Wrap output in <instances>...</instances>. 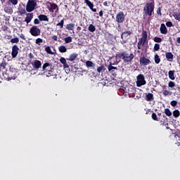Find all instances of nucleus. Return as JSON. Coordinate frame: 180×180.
<instances>
[{
	"label": "nucleus",
	"mask_w": 180,
	"mask_h": 180,
	"mask_svg": "<svg viewBox=\"0 0 180 180\" xmlns=\"http://www.w3.org/2000/svg\"><path fill=\"white\" fill-rule=\"evenodd\" d=\"M120 91L122 92V94H127V89L124 86H121L120 88Z\"/></svg>",
	"instance_id": "39"
},
{
	"label": "nucleus",
	"mask_w": 180,
	"mask_h": 180,
	"mask_svg": "<svg viewBox=\"0 0 180 180\" xmlns=\"http://www.w3.org/2000/svg\"><path fill=\"white\" fill-rule=\"evenodd\" d=\"M46 77H53V78H56V77H57V75H56V72H54V69L46 72Z\"/></svg>",
	"instance_id": "22"
},
{
	"label": "nucleus",
	"mask_w": 180,
	"mask_h": 180,
	"mask_svg": "<svg viewBox=\"0 0 180 180\" xmlns=\"http://www.w3.org/2000/svg\"><path fill=\"white\" fill-rule=\"evenodd\" d=\"M160 117H162V114L161 112L158 114Z\"/></svg>",
	"instance_id": "62"
},
{
	"label": "nucleus",
	"mask_w": 180,
	"mask_h": 180,
	"mask_svg": "<svg viewBox=\"0 0 180 180\" xmlns=\"http://www.w3.org/2000/svg\"><path fill=\"white\" fill-rule=\"evenodd\" d=\"M56 26H60V29L64 27V19L61 20L60 22H58Z\"/></svg>",
	"instance_id": "42"
},
{
	"label": "nucleus",
	"mask_w": 180,
	"mask_h": 180,
	"mask_svg": "<svg viewBox=\"0 0 180 180\" xmlns=\"http://www.w3.org/2000/svg\"><path fill=\"white\" fill-rule=\"evenodd\" d=\"M86 66L87 67V68H95V63H94L91 60H87L86 62Z\"/></svg>",
	"instance_id": "25"
},
{
	"label": "nucleus",
	"mask_w": 180,
	"mask_h": 180,
	"mask_svg": "<svg viewBox=\"0 0 180 180\" xmlns=\"http://www.w3.org/2000/svg\"><path fill=\"white\" fill-rule=\"evenodd\" d=\"M53 69H54V68H53V64H51V63H44V65L42 66L43 71H46L45 72L51 71Z\"/></svg>",
	"instance_id": "10"
},
{
	"label": "nucleus",
	"mask_w": 180,
	"mask_h": 180,
	"mask_svg": "<svg viewBox=\"0 0 180 180\" xmlns=\"http://www.w3.org/2000/svg\"><path fill=\"white\" fill-rule=\"evenodd\" d=\"M153 41H155V43H161V41H162V39L159 37H154Z\"/></svg>",
	"instance_id": "37"
},
{
	"label": "nucleus",
	"mask_w": 180,
	"mask_h": 180,
	"mask_svg": "<svg viewBox=\"0 0 180 180\" xmlns=\"http://www.w3.org/2000/svg\"><path fill=\"white\" fill-rule=\"evenodd\" d=\"M38 18L41 22H49V17L44 14H40L38 15Z\"/></svg>",
	"instance_id": "16"
},
{
	"label": "nucleus",
	"mask_w": 180,
	"mask_h": 180,
	"mask_svg": "<svg viewBox=\"0 0 180 180\" xmlns=\"http://www.w3.org/2000/svg\"><path fill=\"white\" fill-rule=\"evenodd\" d=\"M88 30L89 32H91V33H94V32H95V30H96V27H95L94 25L90 24L88 27Z\"/></svg>",
	"instance_id": "31"
},
{
	"label": "nucleus",
	"mask_w": 180,
	"mask_h": 180,
	"mask_svg": "<svg viewBox=\"0 0 180 180\" xmlns=\"http://www.w3.org/2000/svg\"><path fill=\"white\" fill-rule=\"evenodd\" d=\"M20 39H22V40H26V37H25V34H20Z\"/></svg>",
	"instance_id": "56"
},
{
	"label": "nucleus",
	"mask_w": 180,
	"mask_h": 180,
	"mask_svg": "<svg viewBox=\"0 0 180 180\" xmlns=\"http://www.w3.org/2000/svg\"><path fill=\"white\" fill-rule=\"evenodd\" d=\"M169 79L175 80V70H169L168 72Z\"/></svg>",
	"instance_id": "23"
},
{
	"label": "nucleus",
	"mask_w": 180,
	"mask_h": 180,
	"mask_svg": "<svg viewBox=\"0 0 180 180\" xmlns=\"http://www.w3.org/2000/svg\"><path fill=\"white\" fill-rule=\"evenodd\" d=\"M153 50L154 51H158L160 50V44H155Z\"/></svg>",
	"instance_id": "46"
},
{
	"label": "nucleus",
	"mask_w": 180,
	"mask_h": 180,
	"mask_svg": "<svg viewBox=\"0 0 180 180\" xmlns=\"http://www.w3.org/2000/svg\"><path fill=\"white\" fill-rule=\"evenodd\" d=\"M137 48H138V50H143V36H141V38H139Z\"/></svg>",
	"instance_id": "21"
},
{
	"label": "nucleus",
	"mask_w": 180,
	"mask_h": 180,
	"mask_svg": "<svg viewBox=\"0 0 180 180\" xmlns=\"http://www.w3.org/2000/svg\"><path fill=\"white\" fill-rule=\"evenodd\" d=\"M166 26H167V27H172V26H174V25L172 24V22H171V21H167V22H166Z\"/></svg>",
	"instance_id": "49"
},
{
	"label": "nucleus",
	"mask_w": 180,
	"mask_h": 180,
	"mask_svg": "<svg viewBox=\"0 0 180 180\" xmlns=\"http://www.w3.org/2000/svg\"><path fill=\"white\" fill-rule=\"evenodd\" d=\"M155 6V2L153 0L150 3H146L143 7V19H146L148 16L150 18L153 16V13H154V8Z\"/></svg>",
	"instance_id": "2"
},
{
	"label": "nucleus",
	"mask_w": 180,
	"mask_h": 180,
	"mask_svg": "<svg viewBox=\"0 0 180 180\" xmlns=\"http://www.w3.org/2000/svg\"><path fill=\"white\" fill-rule=\"evenodd\" d=\"M98 15L99 16H101V18H102L103 16V11H101L99 13H98Z\"/></svg>",
	"instance_id": "58"
},
{
	"label": "nucleus",
	"mask_w": 180,
	"mask_h": 180,
	"mask_svg": "<svg viewBox=\"0 0 180 180\" xmlns=\"http://www.w3.org/2000/svg\"><path fill=\"white\" fill-rule=\"evenodd\" d=\"M177 90L180 91V87L179 86L177 87Z\"/></svg>",
	"instance_id": "63"
},
{
	"label": "nucleus",
	"mask_w": 180,
	"mask_h": 180,
	"mask_svg": "<svg viewBox=\"0 0 180 180\" xmlns=\"http://www.w3.org/2000/svg\"><path fill=\"white\" fill-rule=\"evenodd\" d=\"M165 113L166 116H172V112H171V110H169V108L165 109Z\"/></svg>",
	"instance_id": "35"
},
{
	"label": "nucleus",
	"mask_w": 180,
	"mask_h": 180,
	"mask_svg": "<svg viewBox=\"0 0 180 180\" xmlns=\"http://www.w3.org/2000/svg\"><path fill=\"white\" fill-rule=\"evenodd\" d=\"M180 115V112H179V110H174L173 111V116L174 117H179Z\"/></svg>",
	"instance_id": "34"
},
{
	"label": "nucleus",
	"mask_w": 180,
	"mask_h": 180,
	"mask_svg": "<svg viewBox=\"0 0 180 180\" xmlns=\"http://www.w3.org/2000/svg\"><path fill=\"white\" fill-rule=\"evenodd\" d=\"M84 4H86V5L89 6V8L94 5V3L91 2V1L89 0H84Z\"/></svg>",
	"instance_id": "40"
},
{
	"label": "nucleus",
	"mask_w": 180,
	"mask_h": 180,
	"mask_svg": "<svg viewBox=\"0 0 180 180\" xmlns=\"http://www.w3.org/2000/svg\"><path fill=\"white\" fill-rule=\"evenodd\" d=\"M29 58H34V56L33 55V53H30V54H29Z\"/></svg>",
	"instance_id": "57"
},
{
	"label": "nucleus",
	"mask_w": 180,
	"mask_h": 180,
	"mask_svg": "<svg viewBox=\"0 0 180 180\" xmlns=\"http://www.w3.org/2000/svg\"><path fill=\"white\" fill-rule=\"evenodd\" d=\"M176 42L180 44V37H177Z\"/></svg>",
	"instance_id": "59"
},
{
	"label": "nucleus",
	"mask_w": 180,
	"mask_h": 180,
	"mask_svg": "<svg viewBox=\"0 0 180 180\" xmlns=\"http://www.w3.org/2000/svg\"><path fill=\"white\" fill-rule=\"evenodd\" d=\"M136 79V86L138 87L143 86V85H146V84H147V82H146V78L144 77L143 75H139Z\"/></svg>",
	"instance_id": "4"
},
{
	"label": "nucleus",
	"mask_w": 180,
	"mask_h": 180,
	"mask_svg": "<svg viewBox=\"0 0 180 180\" xmlns=\"http://www.w3.org/2000/svg\"><path fill=\"white\" fill-rule=\"evenodd\" d=\"M131 34H133V31L132 30L124 31L121 34V39H123V37H124L126 39V37H127L128 36H130Z\"/></svg>",
	"instance_id": "18"
},
{
	"label": "nucleus",
	"mask_w": 180,
	"mask_h": 180,
	"mask_svg": "<svg viewBox=\"0 0 180 180\" xmlns=\"http://www.w3.org/2000/svg\"><path fill=\"white\" fill-rule=\"evenodd\" d=\"M137 53H140V51H137Z\"/></svg>",
	"instance_id": "64"
},
{
	"label": "nucleus",
	"mask_w": 180,
	"mask_h": 180,
	"mask_svg": "<svg viewBox=\"0 0 180 180\" xmlns=\"http://www.w3.org/2000/svg\"><path fill=\"white\" fill-rule=\"evenodd\" d=\"M49 5L50 8H49V11L51 12V13H53L54 11H56V13L58 12V6H57L55 3L49 2Z\"/></svg>",
	"instance_id": "12"
},
{
	"label": "nucleus",
	"mask_w": 180,
	"mask_h": 180,
	"mask_svg": "<svg viewBox=\"0 0 180 180\" xmlns=\"http://www.w3.org/2000/svg\"><path fill=\"white\" fill-rule=\"evenodd\" d=\"M156 12H157L158 15H160V16H161L162 15V13H161V8H158Z\"/></svg>",
	"instance_id": "53"
},
{
	"label": "nucleus",
	"mask_w": 180,
	"mask_h": 180,
	"mask_svg": "<svg viewBox=\"0 0 180 180\" xmlns=\"http://www.w3.org/2000/svg\"><path fill=\"white\" fill-rule=\"evenodd\" d=\"M94 5L93 4L92 6H91L89 7V9H91V11L92 12H96V8H94Z\"/></svg>",
	"instance_id": "54"
},
{
	"label": "nucleus",
	"mask_w": 180,
	"mask_h": 180,
	"mask_svg": "<svg viewBox=\"0 0 180 180\" xmlns=\"http://www.w3.org/2000/svg\"><path fill=\"white\" fill-rule=\"evenodd\" d=\"M81 29H82V28H81V27H77V32L81 31Z\"/></svg>",
	"instance_id": "60"
},
{
	"label": "nucleus",
	"mask_w": 180,
	"mask_h": 180,
	"mask_svg": "<svg viewBox=\"0 0 180 180\" xmlns=\"http://www.w3.org/2000/svg\"><path fill=\"white\" fill-rule=\"evenodd\" d=\"M52 39L54 40V41H60V42H61V40L58 39V38L57 37V35H53L52 37Z\"/></svg>",
	"instance_id": "51"
},
{
	"label": "nucleus",
	"mask_w": 180,
	"mask_h": 180,
	"mask_svg": "<svg viewBox=\"0 0 180 180\" xmlns=\"http://www.w3.org/2000/svg\"><path fill=\"white\" fill-rule=\"evenodd\" d=\"M19 53V47L17 45H14L12 47L11 56L13 58H16L18 54Z\"/></svg>",
	"instance_id": "11"
},
{
	"label": "nucleus",
	"mask_w": 180,
	"mask_h": 180,
	"mask_svg": "<svg viewBox=\"0 0 180 180\" xmlns=\"http://www.w3.org/2000/svg\"><path fill=\"white\" fill-rule=\"evenodd\" d=\"M108 70L109 72H111L112 74V75H115L116 74V72H115V71H116V70H117V68L112 66V65H110L108 67Z\"/></svg>",
	"instance_id": "20"
},
{
	"label": "nucleus",
	"mask_w": 180,
	"mask_h": 180,
	"mask_svg": "<svg viewBox=\"0 0 180 180\" xmlns=\"http://www.w3.org/2000/svg\"><path fill=\"white\" fill-rule=\"evenodd\" d=\"M45 51H46L48 53V54H54V53H53V51H51V48H50V46H46L45 48Z\"/></svg>",
	"instance_id": "43"
},
{
	"label": "nucleus",
	"mask_w": 180,
	"mask_h": 180,
	"mask_svg": "<svg viewBox=\"0 0 180 180\" xmlns=\"http://www.w3.org/2000/svg\"><path fill=\"white\" fill-rule=\"evenodd\" d=\"M169 88H174L175 86V82L173 81H169L168 83Z\"/></svg>",
	"instance_id": "45"
},
{
	"label": "nucleus",
	"mask_w": 180,
	"mask_h": 180,
	"mask_svg": "<svg viewBox=\"0 0 180 180\" xmlns=\"http://www.w3.org/2000/svg\"><path fill=\"white\" fill-rule=\"evenodd\" d=\"M60 62L63 65V68H70V65H68V63H67V60H65V58L61 57L60 58Z\"/></svg>",
	"instance_id": "15"
},
{
	"label": "nucleus",
	"mask_w": 180,
	"mask_h": 180,
	"mask_svg": "<svg viewBox=\"0 0 180 180\" xmlns=\"http://www.w3.org/2000/svg\"><path fill=\"white\" fill-rule=\"evenodd\" d=\"M146 99L148 102H151V101H154V95L151 93H148L146 95Z\"/></svg>",
	"instance_id": "24"
},
{
	"label": "nucleus",
	"mask_w": 180,
	"mask_h": 180,
	"mask_svg": "<svg viewBox=\"0 0 180 180\" xmlns=\"http://www.w3.org/2000/svg\"><path fill=\"white\" fill-rule=\"evenodd\" d=\"M11 43H19V38L15 37L11 39Z\"/></svg>",
	"instance_id": "47"
},
{
	"label": "nucleus",
	"mask_w": 180,
	"mask_h": 180,
	"mask_svg": "<svg viewBox=\"0 0 180 180\" xmlns=\"http://www.w3.org/2000/svg\"><path fill=\"white\" fill-rule=\"evenodd\" d=\"M142 36V47H144L146 44H148V34H147V31L143 30L141 33Z\"/></svg>",
	"instance_id": "6"
},
{
	"label": "nucleus",
	"mask_w": 180,
	"mask_h": 180,
	"mask_svg": "<svg viewBox=\"0 0 180 180\" xmlns=\"http://www.w3.org/2000/svg\"><path fill=\"white\" fill-rule=\"evenodd\" d=\"M105 70V65H101V66H99L98 68H97V72L101 73L102 72V71H103Z\"/></svg>",
	"instance_id": "38"
},
{
	"label": "nucleus",
	"mask_w": 180,
	"mask_h": 180,
	"mask_svg": "<svg viewBox=\"0 0 180 180\" xmlns=\"http://www.w3.org/2000/svg\"><path fill=\"white\" fill-rule=\"evenodd\" d=\"M173 17L174 18V19H176V20H178L179 22H180V13L179 12H178V11L174 12Z\"/></svg>",
	"instance_id": "27"
},
{
	"label": "nucleus",
	"mask_w": 180,
	"mask_h": 180,
	"mask_svg": "<svg viewBox=\"0 0 180 180\" xmlns=\"http://www.w3.org/2000/svg\"><path fill=\"white\" fill-rule=\"evenodd\" d=\"M161 62V59L160 58V56L158 54L155 55V64H160Z\"/></svg>",
	"instance_id": "33"
},
{
	"label": "nucleus",
	"mask_w": 180,
	"mask_h": 180,
	"mask_svg": "<svg viewBox=\"0 0 180 180\" xmlns=\"http://www.w3.org/2000/svg\"><path fill=\"white\" fill-rule=\"evenodd\" d=\"M12 5H18V0H8Z\"/></svg>",
	"instance_id": "52"
},
{
	"label": "nucleus",
	"mask_w": 180,
	"mask_h": 180,
	"mask_svg": "<svg viewBox=\"0 0 180 180\" xmlns=\"http://www.w3.org/2000/svg\"><path fill=\"white\" fill-rule=\"evenodd\" d=\"M162 94L164 95V96H171V95H172V91L164 90Z\"/></svg>",
	"instance_id": "32"
},
{
	"label": "nucleus",
	"mask_w": 180,
	"mask_h": 180,
	"mask_svg": "<svg viewBox=\"0 0 180 180\" xmlns=\"http://www.w3.org/2000/svg\"><path fill=\"white\" fill-rule=\"evenodd\" d=\"M159 122H160L161 124H165V123L168 122V118L165 115H162V117H159Z\"/></svg>",
	"instance_id": "14"
},
{
	"label": "nucleus",
	"mask_w": 180,
	"mask_h": 180,
	"mask_svg": "<svg viewBox=\"0 0 180 180\" xmlns=\"http://www.w3.org/2000/svg\"><path fill=\"white\" fill-rule=\"evenodd\" d=\"M74 27H75V24L74 23H70L66 25L67 30H74Z\"/></svg>",
	"instance_id": "28"
},
{
	"label": "nucleus",
	"mask_w": 180,
	"mask_h": 180,
	"mask_svg": "<svg viewBox=\"0 0 180 180\" xmlns=\"http://www.w3.org/2000/svg\"><path fill=\"white\" fill-rule=\"evenodd\" d=\"M151 117L153 120H155V122H159L160 120V118L157 117V114H155V112L152 113Z\"/></svg>",
	"instance_id": "36"
},
{
	"label": "nucleus",
	"mask_w": 180,
	"mask_h": 180,
	"mask_svg": "<svg viewBox=\"0 0 180 180\" xmlns=\"http://www.w3.org/2000/svg\"><path fill=\"white\" fill-rule=\"evenodd\" d=\"M32 19H33V13H27V16L25 18V22H26L27 23H30Z\"/></svg>",
	"instance_id": "19"
},
{
	"label": "nucleus",
	"mask_w": 180,
	"mask_h": 180,
	"mask_svg": "<svg viewBox=\"0 0 180 180\" xmlns=\"http://www.w3.org/2000/svg\"><path fill=\"white\" fill-rule=\"evenodd\" d=\"M116 60H122L124 63H131L134 58V54H129L127 51L117 52L115 56Z\"/></svg>",
	"instance_id": "1"
},
{
	"label": "nucleus",
	"mask_w": 180,
	"mask_h": 180,
	"mask_svg": "<svg viewBox=\"0 0 180 180\" xmlns=\"http://www.w3.org/2000/svg\"><path fill=\"white\" fill-rule=\"evenodd\" d=\"M18 12L20 15H25V13H26V10L25 8H21Z\"/></svg>",
	"instance_id": "50"
},
{
	"label": "nucleus",
	"mask_w": 180,
	"mask_h": 180,
	"mask_svg": "<svg viewBox=\"0 0 180 180\" xmlns=\"http://www.w3.org/2000/svg\"><path fill=\"white\" fill-rule=\"evenodd\" d=\"M36 6H37V3L36 2V1L29 0L26 6L27 12H33V11L36 9Z\"/></svg>",
	"instance_id": "3"
},
{
	"label": "nucleus",
	"mask_w": 180,
	"mask_h": 180,
	"mask_svg": "<svg viewBox=\"0 0 180 180\" xmlns=\"http://www.w3.org/2000/svg\"><path fill=\"white\" fill-rule=\"evenodd\" d=\"M160 31L162 34H167V33H168V30L167 29L165 24H161Z\"/></svg>",
	"instance_id": "13"
},
{
	"label": "nucleus",
	"mask_w": 180,
	"mask_h": 180,
	"mask_svg": "<svg viewBox=\"0 0 180 180\" xmlns=\"http://www.w3.org/2000/svg\"><path fill=\"white\" fill-rule=\"evenodd\" d=\"M139 64L141 65V67H146L150 64H151V60H150V59L142 56L139 58Z\"/></svg>",
	"instance_id": "5"
},
{
	"label": "nucleus",
	"mask_w": 180,
	"mask_h": 180,
	"mask_svg": "<svg viewBox=\"0 0 180 180\" xmlns=\"http://www.w3.org/2000/svg\"><path fill=\"white\" fill-rule=\"evenodd\" d=\"M124 13L120 11L116 15V22L117 23H123L124 22Z\"/></svg>",
	"instance_id": "8"
},
{
	"label": "nucleus",
	"mask_w": 180,
	"mask_h": 180,
	"mask_svg": "<svg viewBox=\"0 0 180 180\" xmlns=\"http://www.w3.org/2000/svg\"><path fill=\"white\" fill-rule=\"evenodd\" d=\"M72 41V37H67L66 38H65V42L66 44L71 43Z\"/></svg>",
	"instance_id": "41"
},
{
	"label": "nucleus",
	"mask_w": 180,
	"mask_h": 180,
	"mask_svg": "<svg viewBox=\"0 0 180 180\" xmlns=\"http://www.w3.org/2000/svg\"><path fill=\"white\" fill-rule=\"evenodd\" d=\"M165 57L167 61L172 62V60H174V54H172V53L171 52H167L165 54Z\"/></svg>",
	"instance_id": "17"
},
{
	"label": "nucleus",
	"mask_w": 180,
	"mask_h": 180,
	"mask_svg": "<svg viewBox=\"0 0 180 180\" xmlns=\"http://www.w3.org/2000/svg\"><path fill=\"white\" fill-rule=\"evenodd\" d=\"M36 44L40 46L41 43H43V39L41 38H37L35 41Z\"/></svg>",
	"instance_id": "44"
},
{
	"label": "nucleus",
	"mask_w": 180,
	"mask_h": 180,
	"mask_svg": "<svg viewBox=\"0 0 180 180\" xmlns=\"http://www.w3.org/2000/svg\"><path fill=\"white\" fill-rule=\"evenodd\" d=\"M170 105H172V106H173V108H175V106H176V105H178V101H172L171 102H170Z\"/></svg>",
	"instance_id": "48"
},
{
	"label": "nucleus",
	"mask_w": 180,
	"mask_h": 180,
	"mask_svg": "<svg viewBox=\"0 0 180 180\" xmlns=\"http://www.w3.org/2000/svg\"><path fill=\"white\" fill-rule=\"evenodd\" d=\"M34 71H37L39 68H41V61L39 60H34L31 63Z\"/></svg>",
	"instance_id": "9"
},
{
	"label": "nucleus",
	"mask_w": 180,
	"mask_h": 180,
	"mask_svg": "<svg viewBox=\"0 0 180 180\" xmlns=\"http://www.w3.org/2000/svg\"><path fill=\"white\" fill-rule=\"evenodd\" d=\"M58 50L60 53H67V47H65L64 45L59 46Z\"/></svg>",
	"instance_id": "29"
},
{
	"label": "nucleus",
	"mask_w": 180,
	"mask_h": 180,
	"mask_svg": "<svg viewBox=\"0 0 180 180\" xmlns=\"http://www.w3.org/2000/svg\"><path fill=\"white\" fill-rule=\"evenodd\" d=\"M30 33L34 37L40 36V29L37 28V26L34 25L30 28Z\"/></svg>",
	"instance_id": "7"
},
{
	"label": "nucleus",
	"mask_w": 180,
	"mask_h": 180,
	"mask_svg": "<svg viewBox=\"0 0 180 180\" xmlns=\"http://www.w3.org/2000/svg\"><path fill=\"white\" fill-rule=\"evenodd\" d=\"M6 65H8V63L5 60H4L0 64V69L5 70V68H6Z\"/></svg>",
	"instance_id": "30"
},
{
	"label": "nucleus",
	"mask_w": 180,
	"mask_h": 180,
	"mask_svg": "<svg viewBox=\"0 0 180 180\" xmlns=\"http://www.w3.org/2000/svg\"><path fill=\"white\" fill-rule=\"evenodd\" d=\"M34 25H39V23H40V21L39 20V19L35 18L34 20Z\"/></svg>",
	"instance_id": "55"
},
{
	"label": "nucleus",
	"mask_w": 180,
	"mask_h": 180,
	"mask_svg": "<svg viewBox=\"0 0 180 180\" xmlns=\"http://www.w3.org/2000/svg\"><path fill=\"white\" fill-rule=\"evenodd\" d=\"M77 57H78V54L76 53H72V54L69 56L68 60H69L70 61H74V60H75V59L77 58Z\"/></svg>",
	"instance_id": "26"
},
{
	"label": "nucleus",
	"mask_w": 180,
	"mask_h": 180,
	"mask_svg": "<svg viewBox=\"0 0 180 180\" xmlns=\"http://www.w3.org/2000/svg\"><path fill=\"white\" fill-rule=\"evenodd\" d=\"M103 5H104V6H108V2H107V1H105V2L103 3Z\"/></svg>",
	"instance_id": "61"
}]
</instances>
